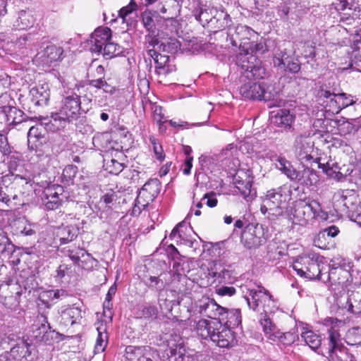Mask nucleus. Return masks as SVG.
Instances as JSON below:
<instances>
[{
	"mask_svg": "<svg viewBox=\"0 0 361 361\" xmlns=\"http://www.w3.org/2000/svg\"><path fill=\"white\" fill-rule=\"evenodd\" d=\"M42 336L43 338H41L39 342L50 344L51 341L57 338V333L54 330H51V326H49V329L47 330L46 331H44V334Z\"/></svg>",
	"mask_w": 361,
	"mask_h": 361,
	"instance_id": "e2e57ef3",
	"label": "nucleus"
},
{
	"mask_svg": "<svg viewBox=\"0 0 361 361\" xmlns=\"http://www.w3.org/2000/svg\"><path fill=\"white\" fill-rule=\"evenodd\" d=\"M287 200V195L285 189L278 188L272 189L267 192L266 198L264 200L263 204L261 206V212L265 214L269 212V214L277 216L283 214V208L284 207Z\"/></svg>",
	"mask_w": 361,
	"mask_h": 361,
	"instance_id": "1a4fd4ad",
	"label": "nucleus"
},
{
	"mask_svg": "<svg viewBox=\"0 0 361 361\" xmlns=\"http://www.w3.org/2000/svg\"><path fill=\"white\" fill-rule=\"evenodd\" d=\"M97 261L86 250L82 254L79 263L76 265L87 271L92 270L97 265Z\"/></svg>",
	"mask_w": 361,
	"mask_h": 361,
	"instance_id": "c03bdc74",
	"label": "nucleus"
},
{
	"mask_svg": "<svg viewBox=\"0 0 361 361\" xmlns=\"http://www.w3.org/2000/svg\"><path fill=\"white\" fill-rule=\"evenodd\" d=\"M195 311L203 317L213 319V321L224 319V316L227 313V309L218 305L214 299L209 298L200 300L195 306Z\"/></svg>",
	"mask_w": 361,
	"mask_h": 361,
	"instance_id": "ddd939ff",
	"label": "nucleus"
},
{
	"mask_svg": "<svg viewBox=\"0 0 361 361\" xmlns=\"http://www.w3.org/2000/svg\"><path fill=\"white\" fill-rule=\"evenodd\" d=\"M123 49L118 44L109 40L102 48L101 54H102L106 59H111L122 53Z\"/></svg>",
	"mask_w": 361,
	"mask_h": 361,
	"instance_id": "a19ab883",
	"label": "nucleus"
},
{
	"mask_svg": "<svg viewBox=\"0 0 361 361\" xmlns=\"http://www.w3.org/2000/svg\"><path fill=\"white\" fill-rule=\"evenodd\" d=\"M217 325V329L212 334L209 339L219 348H228L233 345L234 336L232 331L225 324L219 322Z\"/></svg>",
	"mask_w": 361,
	"mask_h": 361,
	"instance_id": "f3484780",
	"label": "nucleus"
},
{
	"mask_svg": "<svg viewBox=\"0 0 361 361\" xmlns=\"http://www.w3.org/2000/svg\"><path fill=\"white\" fill-rule=\"evenodd\" d=\"M248 47H245L244 44H240L239 47V52L236 56V64L241 68V69L247 72L248 71Z\"/></svg>",
	"mask_w": 361,
	"mask_h": 361,
	"instance_id": "ea45409f",
	"label": "nucleus"
},
{
	"mask_svg": "<svg viewBox=\"0 0 361 361\" xmlns=\"http://www.w3.org/2000/svg\"><path fill=\"white\" fill-rule=\"evenodd\" d=\"M220 321L207 320L205 319H200L197 322L194 321L195 331L197 334L202 339H210L212 334L217 329V324Z\"/></svg>",
	"mask_w": 361,
	"mask_h": 361,
	"instance_id": "a878e982",
	"label": "nucleus"
},
{
	"mask_svg": "<svg viewBox=\"0 0 361 361\" xmlns=\"http://www.w3.org/2000/svg\"><path fill=\"white\" fill-rule=\"evenodd\" d=\"M226 317L228 318L227 322L232 327L238 326L241 324V314L239 310H232L229 312L227 310Z\"/></svg>",
	"mask_w": 361,
	"mask_h": 361,
	"instance_id": "864d4df0",
	"label": "nucleus"
},
{
	"mask_svg": "<svg viewBox=\"0 0 361 361\" xmlns=\"http://www.w3.org/2000/svg\"><path fill=\"white\" fill-rule=\"evenodd\" d=\"M154 61L156 63V72L157 74L166 75L169 73V69L166 64L169 61V56L158 54L154 57Z\"/></svg>",
	"mask_w": 361,
	"mask_h": 361,
	"instance_id": "37998d69",
	"label": "nucleus"
},
{
	"mask_svg": "<svg viewBox=\"0 0 361 361\" xmlns=\"http://www.w3.org/2000/svg\"><path fill=\"white\" fill-rule=\"evenodd\" d=\"M338 305L353 314L361 313V283L348 295L341 296Z\"/></svg>",
	"mask_w": 361,
	"mask_h": 361,
	"instance_id": "2eb2a0df",
	"label": "nucleus"
},
{
	"mask_svg": "<svg viewBox=\"0 0 361 361\" xmlns=\"http://www.w3.org/2000/svg\"><path fill=\"white\" fill-rule=\"evenodd\" d=\"M157 356V350L149 345L126 348V361H153Z\"/></svg>",
	"mask_w": 361,
	"mask_h": 361,
	"instance_id": "4468645a",
	"label": "nucleus"
},
{
	"mask_svg": "<svg viewBox=\"0 0 361 361\" xmlns=\"http://www.w3.org/2000/svg\"><path fill=\"white\" fill-rule=\"evenodd\" d=\"M234 234L240 235V243L245 247H247L248 243V237L247 228L248 226L244 227V223L241 220H237L235 222Z\"/></svg>",
	"mask_w": 361,
	"mask_h": 361,
	"instance_id": "a18cd8bd",
	"label": "nucleus"
},
{
	"mask_svg": "<svg viewBox=\"0 0 361 361\" xmlns=\"http://www.w3.org/2000/svg\"><path fill=\"white\" fill-rule=\"evenodd\" d=\"M271 123L279 128H288L291 126L294 116L288 109H279L270 112Z\"/></svg>",
	"mask_w": 361,
	"mask_h": 361,
	"instance_id": "5701e85b",
	"label": "nucleus"
},
{
	"mask_svg": "<svg viewBox=\"0 0 361 361\" xmlns=\"http://www.w3.org/2000/svg\"><path fill=\"white\" fill-rule=\"evenodd\" d=\"M87 111L81 106L80 97L73 93L62 100L58 111L51 114L49 123H44L46 128L53 132L64 128L67 123L76 120L82 112Z\"/></svg>",
	"mask_w": 361,
	"mask_h": 361,
	"instance_id": "f03ea898",
	"label": "nucleus"
},
{
	"mask_svg": "<svg viewBox=\"0 0 361 361\" xmlns=\"http://www.w3.org/2000/svg\"><path fill=\"white\" fill-rule=\"evenodd\" d=\"M151 142L153 145V150L155 154L156 158L160 161L164 159V153L162 147L157 144L154 139H151Z\"/></svg>",
	"mask_w": 361,
	"mask_h": 361,
	"instance_id": "774afa93",
	"label": "nucleus"
},
{
	"mask_svg": "<svg viewBox=\"0 0 361 361\" xmlns=\"http://www.w3.org/2000/svg\"><path fill=\"white\" fill-rule=\"evenodd\" d=\"M323 324L329 334V347L326 352H322V355L327 357L331 361H336L338 357L337 352L341 353L343 347L339 331L343 323L341 320L330 317L326 319Z\"/></svg>",
	"mask_w": 361,
	"mask_h": 361,
	"instance_id": "6e6552de",
	"label": "nucleus"
},
{
	"mask_svg": "<svg viewBox=\"0 0 361 361\" xmlns=\"http://www.w3.org/2000/svg\"><path fill=\"white\" fill-rule=\"evenodd\" d=\"M4 112L8 125L16 126L25 121V115L23 111L15 106H4Z\"/></svg>",
	"mask_w": 361,
	"mask_h": 361,
	"instance_id": "2f4dec72",
	"label": "nucleus"
},
{
	"mask_svg": "<svg viewBox=\"0 0 361 361\" xmlns=\"http://www.w3.org/2000/svg\"><path fill=\"white\" fill-rule=\"evenodd\" d=\"M49 329V324L48 323L47 319L46 317H43V320L40 324V326L36 327L32 331L33 337L37 341H39L41 338H43L44 331Z\"/></svg>",
	"mask_w": 361,
	"mask_h": 361,
	"instance_id": "5fc2aeb1",
	"label": "nucleus"
},
{
	"mask_svg": "<svg viewBox=\"0 0 361 361\" xmlns=\"http://www.w3.org/2000/svg\"><path fill=\"white\" fill-rule=\"evenodd\" d=\"M32 39V36L30 33L21 35L16 40V45L20 48L26 47L29 45L28 42H30Z\"/></svg>",
	"mask_w": 361,
	"mask_h": 361,
	"instance_id": "338daca9",
	"label": "nucleus"
},
{
	"mask_svg": "<svg viewBox=\"0 0 361 361\" xmlns=\"http://www.w3.org/2000/svg\"><path fill=\"white\" fill-rule=\"evenodd\" d=\"M20 295L21 288L17 283L10 281L0 285V302L5 307L16 310L19 306Z\"/></svg>",
	"mask_w": 361,
	"mask_h": 361,
	"instance_id": "9b49d317",
	"label": "nucleus"
},
{
	"mask_svg": "<svg viewBox=\"0 0 361 361\" xmlns=\"http://www.w3.org/2000/svg\"><path fill=\"white\" fill-rule=\"evenodd\" d=\"M68 295V292L63 289L49 290L43 294V297H47L51 301L64 299Z\"/></svg>",
	"mask_w": 361,
	"mask_h": 361,
	"instance_id": "603ef678",
	"label": "nucleus"
},
{
	"mask_svg": "<svg viewBox=\"0 0 361 361\" xmlns=\"http://www.w3.org/2000/svg\"><path fill=\"white\" fill-rule=\"evenodd\" d=\"M318 167L322 169V170L326 173L329 177L336 178L337 180H340L343 177V174L337 171L338 169V166L337 164L335 163H329L322 164L320 162V159H318L317 162Z\"/></svg>",
	"mask_w": 361,
	"mask_h": 361,
	"instance_id": "4c0bfd02",
	"label": "nucleus"
},
{
	"mask_svg": "<svg viewBox=\"0 0 361 361\" xmlns=\"http://www.w3.org/2000/svg\"><path fill=\"white\" fill-rule=\"evenodd\" d=\"M142 21L145 29L152 35L155 34L156 25L150 11H145L142 13Z\"/></svg>",
	"mask_w": 361,
	"mask_h": 361,
	"instance_id": "de8ad7c7",
	"label": "nucleus"
},
{
	"mask_svg": "<svg viewBox=\"0 0 361 361\" xmlns=\"http://www.w3.org/2000/svg\"><path fill=\"white\" fill-rule=\"evenodd\" d=\"M194 16L203 27L207 26L208 28L214 30V32H216L217 30H223L228 24V16L214 8L201 6L195 11Z\"/></svg>",
	"mask_w": 361,
	"mask_h": 361,
	"instance_id": "423d86ee",
	"label": "nucleus"
},
{
	"mask_svg": "<svg viewBox=\"0 0 361 361\" xmlns=\"http://www.w3.org/2000/svg\"><path fill=\"white\" fill-rule=\"evenodd\" d=\"M158 302L159 307L163 312L166 313L171 311V301L165 298H161V294H159Z\"/></svg>",
	"mask_w": 361,
	"mask_h": 361,
	"instance_id": "0e129e2a",
	"label": "nucleus"
},
{
	"mask_svg": "<svg viewBox=\"0 0 361 361\" xmlns=\"http://www.w3.org/2000/svg\"><path fill=\"white\" fill-rule=\"evenodd\" d=\"M250 295L252 296L250 309L252 310V312L257 317L264 334L269 340L276 341L279 335H281L280 329L272 322L265 310V302L271 299V296L267 294L262 286H258L256 290L250 289Z\"/></svg>",
	"mask_w": 361,
	"mask_h": 361,
	"instance_id": "f257e3e1",
	"label": "nucleus"
},
{
	"mask_svg": "<svg viewBox=\"0 0 361 361\" xmlns=\"http://www.w3.org/2000/svg\"><path fill=\"white\" fill-rule=\"evenodd\" d=\"M307 266L305 267L307 274V279H322V271L319 268V265L316 261L310 259H307Z\"/></svg>",
	"mask_w": 361,
	"mask_h": 361,
	"instance_id": "79ce46f5",
	"label": "nucleus"
},
{
	"mask_svg": "<svg viewBox=\"0 0 361 361\" xmlns=\"http://www.w3.org/2000/svg\"><path fill=\"white\" fill-rule=\"evenodd\" d=\"M78 173V168L74 165H68L66 166L63 171V175L68 180H72L75 176Z\"/></svg>",
	"mask_w": 361,
	"mask_h": 361,
	"instance_id": "69168bd1",
	"label": "nucleus"
},
{
	"mask_svg": "<svg viewBox=\"0 0 361 361\" xmlns=\"http://www.w3.org/2000/svg\"><path fill=\"white\" fill-rule=\"evenodd\" d=\"M157 308L154 305H147L142 309V317L145 319L154 320L157 319Z\"/></svg>",
	"mask_w": 361,
	"mask_h": 361,
	"instance_id": "6e6d98bb",
	"label": "nucleus"
},
{
	"mask_svg": "<svg viewBox=\"0 0 361 361\" xmlns=\"http://www.w3.org/2000/svg\"><path fill=\"white\" fill-rule=\"evenodd\" d=\"M137 8L138 6L135 0H130L127 6L121 8L119 11V16L125 20L128 16L131 14L133 11H137Z\"/></svg>",
	"mask_w": 361,
	"mask_h": 361,
	"instance_id": "4d7b16f0",
	"label": "nucleus"
},
{
	"mask_svg": "<svg viewBox=\"0 0 361 361\" xmlns=\"http://www.w3.org/2000/svg\"><path fill=\"white\" fill-rule=\"evenodd\" d=\"M262 100L269 102V107L279 106L283 102L280 99V89L276 83H264Z\"/></svg>",
	"mask_w": 361,
	"mask_h": 361,
	"instance_id": "4be33fe9",
	"label": "nucleus"
},
{
	"mask_svg": "<svg viewBox=\"0 0 361 361\" xmlns=\"http://www.w3.org/2000/svg\"><path fill=\"white\" fill-rule=\"evenodd\" d=\"M36 20L32 10H22L18 12V17L14 21L13 26L18 30H26L33 27Z\"/></svg>",
	"mask_w": 361,
	"mask_h": 361,
	"instance_id": "c85d7f7f",
	"label": "nucleus"
},
{
	"mask_svg": "<svg viewBox=\"0 0 361 361\" xmlns=\"http://www.w3.org/2000/svg\"><path fill=\"white\" fill-rule=\"evenodd\" d=\"M11 188L8 186L0 187V201L5 203L8 206L11 202Z\"/></svg>",
	"mask_w": 361,
	"mask_h": 361,
	"instance_id": "680f3d73",
	"label": "nucleus"
},
{
	"mask_svg": "<svg viewBox=\"0 0 361 361\" xmlns=\"http://www.w3.org/2000/svg\"><path fill=\"white\" fill-rule=\"evenodd\" d=\"M276 167L281 171L291 181L297 178L298 171L292 164L284 157H279L275 163Z\"/></svg>",
	"mask_w": 361,
	"mask_h": 361,
	"instance_id": "473e14b6",
	"label": "nucleus"
},
{
	"mask_svg": "<svg viewBox=\"0 0 361 361\" xmlns=\"http://www.w3.org/2000/svg\"><path fill=\"white\" fill-rule=\"evenodd\" d=\"M8 343L12 345L10 355L14 360L22 361H32L34 360V345L23 336L9 334L7 337Z\"/></svg>",
	"mask_w": 361,
	"mask_h": 361,
	"instance_id": "9d476101",
	"label": "nucleus"
},
{
	"mask_svg": "<svg viewBox=\"0 0 361 361\" xmlns=\"http://www.w3.org/2000/svg\"><path fill=\"white\" fill-rule=\"evenodd\" d=\"M331 262H334V261L331 260ZM330 266L331 269L329 271L327 279L331 283L332 290L336 293V292L341 293V291H345L350 284V272L342 268L339 264L332 263Z\"/></svg>",
	"mask_w": 361,
	"mask_h": 361,
	"instance_id": "f8f14e48",
	"label": "nucleus"
},
{
	"mask_svg": "<svg viewBox=\"0 0 361 361\" xmlns=\"http://www.w3.org/2000/svg\"><path fill=\"white\" fill-rule=\"evenodd\" d=\"M209 274L220 279V282H230L232 276V271L221 266L220 264L214 265V270H212Z\"/></svg>",
	"mask_w": 361,
	"mask_h": 361,
	"instance_id": "c9c22d12",
	"label": "nucleus"
},
{
	"mask_svg": "<svg viewBox=\"0 0 361 361\" xmlns=\"http://www.w3.org/2000/svg\"><path fill=\"white\" fill-rule=\"evenodd\" d=\"M264 85V82H254L252 85H250V98L262 100L260 94L263 93Z\"/></svg>",
	"mask_w": 361,
	"mask_h": 361,
	"instance_id": "8fccbe9b",
	"label": "nucleus"
},
{
	"mask_svg": "<svg viewBox=\"0 0 361 361\" xmlns=\"http://www.w3.org/2000/svg\"><path fill=\"white\" fill-rule=\"evenodd\" d=\"M58 322L65 327L71 326L80 322L82 319V311L75 305L61 307L59 310Z\"/></svg>",
	"mask_w": 361,
	"mask_h": 361,
	"instance_id": "dca6fc26",
	"label": "nucleus"
},
{
	"mask_svg": "<svg viewBox=\"0 0 361 361\" xmlns=\"http://www.w3.org/2000/svg\"><path fill=\"white\" fill-rule=\"evenodd\" d=\"M50 92L48 85L44 84L40 86L32 87L29 92V97L35 106H43L47 104L49 99Z\"/></svg>",
	"mask_w": 361,
	"mask_h": 361,
	"instance_id": "393cba45",
	"label": "nucleus"
},
{
	"mask_svg": "<svg viewBox=\"0 0 361 361\" xmlns=\"http://www.w3.org/2000/svg\"><path fill=\"white\" fill-rule=\"evenodd\" d=\"M280 334L276 341H279L284 345H290L295 341V336L291 332L283 333L280 331Z\"/></svg>",
	"mask_w": 361,
	"mask_h": 361,
	"instance_id": "bf43d9fd",
	"label": "nucleus"
},
{
	"mask_svg": "<svg viewBox=\"0 0 361 361\" xmlns=\"http://www.w3.org/2000/svg\"><path fill=\"white\" fill-rule=\"evenodd\" d=\"M165 276L166 274H161L158 276H149L144 283L149 289L156 290L161 294L168 285Z\"/></svg>",
	"mask_w": 361,
	"mask_h": 361,
	"instance_id": "f704fd0d",
	"label": "nucleus"
},
{
	"mask_svg": "<svg viewBox=\"0 0 361 361\" xmlns=\"http://www.w3.org/2000/svg\"><path fill=\"white\" fill-rule=\"evenodd\" d=\"M257 38L256 41L252 40L250 42V50L255 54H264L267 51L265 42L262 38L259 41L257 39L258 36L257 33L250 28V40Z\"/></svg>",
	"mask_w": 361,
	"mask_h": 361,
	"instance_id": "e433bc0d",
	"label": "nucleus"
},
{
	"mask_svg": "<svg viewBox=\"0 0 361 361\" xmlns=\"http://www.w3.org/2000/svg\"><path fill=\"white\" fill-rule=\"evenodd\" d=\"M302 165V170L298 171L295 182L306 186L315 185L319 182V176L313 169Z\"/></svg>",
	"mask_w": 361,
	"mask_h": 361,
	"instance_id": "bb28decb",
	"label": "nucleus"
},
{
	"mask_svg": "<svg viewBox=\"0 0 361 361\" xmlns=\"http://www.w3.org/2000/svg\"><path fill=\"white\" fill-rule=\"evenodd\" d=\"M293 151L295 158L302 165L317 162L319 158L314 149V142L310 133L298 134L295 136Z\"/></svg>",
	"mask_w": 361,
	"mask_h": 361,
	"instance_id": "39448f33",
	"label": "nucleus"
},
{
	"mask_svg": "<svg viewBox=\"0 0 361 361\" xmlns=\"http://www.w3.org/2000/svg\"><path fill=\"white\" fill-rule=\"evenodd\" d=\"M63 50L61 47L54 44H49L44 49L38 53L36 57L41 59L42 62L47 66H51L53 62H56L61 59Z\"/></svg>",
	"mask_w": 361,
	"mask_h": 361,
	"instance_id": "b1692460",
	"label": "nucleus"
},
{
	"mask_svg": "<svg viewBox=\"0 0 361 361\" xmlns=\"http://www.w3.org/2000/svg\"><path fill=\"white\" fill-rule=\"evenodd\" d=\"M250 72H251L255 80L262 79L265 75V69L258 63L252 67Z\"/></svg>",
	"mask_w": 361,
	"mask_h": 361,
	"instance_id": "052dcab7",
	"label": "nucleus"
},
{
	"mask_svg": "<svg viewBox=\"0 0 361 361\" xmlns=\"http://www.w3.org/2000/svg\"><path fill=\"white\" fill-rule=\"evenodd\" d=\"M50 118H44L41 123L32 126L27 133L28 145H34L36 147L45 143L47 141L46 130H49L46 128L44 123H49Z\"/></svg>",
	"mask_w": 361,
	"mask_h": 361,
	"instance_id": "412c9836",
	"label": "nucleus"
},
{
	"mask_svg": "<svg viewBox=\"0 0 361 361\" xmlns=\"http://www.w3.org/2000/svg\"><path fill=\"white\" fill-rule=\"evenodd\" d=\"M266 241L264 229L260 224H250V248L258 247Z\"/></svg>",
	"mask_w": 361,
	"mask_h": 361,
	"instance_id": "7c9ffc66",
	"label": "nucleus"
},
{
	"mask_svg": "<svg viewBox=\"0 0 361 361\" xmlns=\"http://www.w3.org/2000/svg\"><path fill=\"white\" fill-rule=\"evenodd\" d=\"M111 38V30L107 27L97 28L91 35L90 49L95 53H102L104 44Z\"/></svg>",
	"mask_w": 361,
	"mask_h": 361,
	"instance_id": "6ab92c4d",
	"label": "nucleus"
},
{
	"mask_svg": "<svg viewBox=\"0 0 361 361\" xmlns=\"http://www.w3.org/2000/svg\"><path fill=\"white\" fill-rule=\"evenodd\" d=\"M293 223L305 226L310 220L320 219L326 220L327 214L323 212L320 203L315 200L308 202L300 200L297 202L292 212Z\"/></svg>",
	"mask_w": 361,
	"mask_h": 361,
	"instance_id": "7ed1b4c3",
	"label": "nucleus"
},
{
	"mask_svg": "<svg viewBox=\"0 0 361 361\" xmlns=\"http://www.w3.org/2000/svg\"><path fill=\"white\" fill-rule=\"evenodd\" d=\"M106 336H103L102 332L99 331V329H98V336L96 341V344L94 346V353H99L104 350L107 341H106Z\"/></svg>",
	"mask_w": 361,
	"mask_h": 361,
	"instance_id": "13d9d810",
	"label": "nucleus"
},
{
	"mask_svg": "<svg viewBox=\"0 0 361 361\" xmlns=\"http://www.w3.org/2000/svg\"><path fill=\"white\" fill-rule=\"evenodd\" d=\"M71 266L66 264H61L56 271L54 278L56 281L62 282L63 279L66 276L70 277L71 275Z\"/></svg>",
	"mask_w": 361,
	"mask_h": 361,
	"instance_id": "09e8293b",
	"label": "nucleus"
},
{
	"mask_svg": "<svg viewBox=\"0 0 361 361\" xmlns=\"http://www.w3.org/2000/svg\"><path fill=\"white\" fill-rule=\"evenodd\" d=\"M334 197L335 198L338 197V201H341L346 208L348 216L350 214L359 212V209L361 208L358 195L355 190H345L338 192L335 194Z\"/></svg>",
	"mask_w": 361,
	"mask_h": 361,
	"instance_id": "a211bd4d",
	"label": "nucleus"
},
{
	"mask_svg": "<svg viewBox=\"0 0 361 361\" xmlns=\"http://www.w3.org/2000/svg\"><path fill=\"white\" fill-rule=\"evenodd\" d=\"M65 253L76 264L79 263L82 254L85 253V250L79 247H68Z\"/></svg>",
	"mask_w": 361,
	"mask_h": 361,
	"instance_id": "3c124183",
	"label": "nucleus"
},
{
	"mask_svg": "<svg viewBox=\"0 0 361 361\" xmlns=\"http://www.w3.org/2000/svg\"><path fill=\"white\" fill-rule=\"evenodd\" d=\"M175 341L176 343H172L169 341V348L164 352L161 360V361H183L185 355V349L183 343L179 336L176 335Z\"/></svg>",
	"mask_w": 361,
	"mask_h": 361,
	"instance_id": "aec40b11",
	"label": "nucleus"
},
{
	"mask_svg": "<svg viewBox=\"0 0 361 361\" xmlns=\"http://www.w3.org/2000/svg\"><path fill=\"white\" fill-rule=\"evenodd\" d=\"M79 229L73 225L60 228L58 231V237L61 244H66L73 241L78 235Z\"/></svg>",
	"mask_w": 361,
	"mask_h": 361,
	"instance_id": "72a5a7b5",
	"label": "nucleus"
},
{
	"mask_svg": "<svg viewBox=\"0 0 361 361\" xmlns=\"http://www.w3.org/2000/svg\"><path fill=\"white\" fill-rule=\"evenodd\" d=\"M307 345L314 350H316L321 345L322 340L320 336L312 331H306L301 335Z\"/></svg>",
	"mask_w": 361,
	"mask_h": 361,
	"instance_id": "58836bf2",
	"label": "nucleus"
},
{
	"mask_svg": "<svg viewBox=\"0 0 361 361\" xmlns=\"http://www.w3.org/2000/svg\"><path fill=\"white\" fill-rule=\"evenodd\" d=\"M161 190V183L158 178H151L139 190L135 201L131 214L138 216L150 202L157 197Z\"/></svg>",
	"mask_w": 361,
	"mask_h": 361,
	"instance_id": "0eeeda50",
	"label": "nucleus"
},
{
	"mask_svg": "<svg viewBox=\"0 0 361 361\" xmlns=\"http://www.w3.org/2000/svg\"><path fill=\"white\" fill-rule=\"evenodd\" d=\"M334 102L338 104V111L354 104V100L351 95H347L345 93L334 94Z\"/></svg>",
	"mask_w": 361,
	"mask_h": 361,
	"instance_id": "49530a36",
	"label": "nucleus"
},
{
	"mask_svg": "<svg viewBox=\"0 0 361 361\" xmlns=\"http://www.w3.org/2000/svg\"><path fill=\"white\" fill-rule=\"evenodd\" d=\"M16 246L7 237L6 233H0V267L4 266V262L9 259L15 252Z\"/></svg>",
	"mask_w": 361,
	"mask_h": 361,
	"instance_id": "c756f323",
	"label": "nucleus"
},
{
	"mask_svg": "<svg viewBox=\"0 0 361 361\" xmlns=\"http://www.w3.org/2000/svg\"><path fill=\"white\" fill-rule=\"evenodd\" d=\"M63 188L57 185L56 189L51 187L46 188L44 191L45 196L44 205L47 209L54 210L58 209L61 204V200L59 196V192H61Z\"/></svg>",
	"mask_w": 361,
	"mask_h": 361,
	"instance_id": "cd10ccee",
	"label": "nucleus"
},
{
	"mask_svg": "<svg viewBox=\"0 0 361 361\" xmlns=\"http://www.w3.org/2000/svg\"><path fill=\"white\" fill-rule=\"evenodd\" d=\"M295 46L297 44L290 42L285 44V47L279 48L273 57V63L281 71H289L296 73L300 70V64L296 56Z\"/></svg>",
	"mask_w": 361,
	"mask_h": 361,
	"instance_id": "20e7f679",
	"label": "nucleus"
}]
</instances>
